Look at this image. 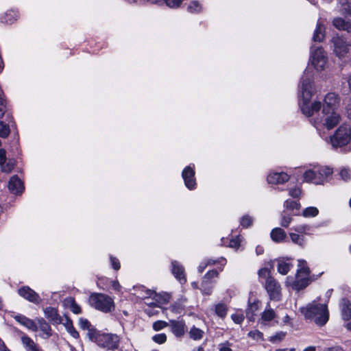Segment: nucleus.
Listing matches in <instances>:
<instances>
[{
    "label": "nucleus",
    "mask_w": 351,
    "mask_h": 351,
    "mask_svg": "<svg viewBox=\"0 0 351 351\" xmlns=\"http://www.w3.org/2000/svg\"><path fill=\"white\" fill-rule=\"evenodd\" d=\"M14 161L12 159L7 160L5 163L1 165L2 171L5 173H10L14 167Z\"/></svg>",
    "instance_id": "obj_41"
},
{
    "label": "nucleus",
    "mask_w": 351,
    "mask_h": 351,
    "mask_svg": "<svg viewBox=\"0 0 351 351\" xmlns=\"http://www.w3.org/2000/svg\"><path fill=\"white\" fill-rule=\"evenodd\" d=\"M204 332L193 326L189 331V337L191 339L195 341L200 340L203 338Z\"/></svg>",
    "instance_id": "obj_35"
},
{
    "label": "nucleus",
    "mask_w": 351,
    "mask_h": 351,
    "mask_svg": "<svg viewBox=\"0 0 351 351\" xmlns=\"http://www.w3.org/2000/svg\"><path fill=\"white\" fill-rule=\"evenodd\" d=\"M310 60L316 70L319 71L324 70L327 62V57L324 49L322 47H317L312 51Z\"/></svg>",
    "instance_id": "obj_9"
},
{
    "label": "nucleus",
    "mask_w": 351,
    "mask_h": 351,
    "mask_svg": "<svg viewBox=\"0 0 351 351\" xmlns=\"http://www.w3.org/2000/svg\"><path fill=\"white\" fill-rule=\"evenodd\" d=\"M88 304L95 309L105 313H110L115 308L113 299L104 293H91L88 298Z\"/></svg>",
    "instance_id": "obj_4"
},
{
    "label": "nucleus",
    "mask_w": 351,
    "mask_h": 351,
    "mask_svg": "<svg viewBox=\"0 0 351 351\" xmlns=\"http://www.w3.org/2000/svg\"><path fill=\"white\" fill-rule=\"evenodd\" d=\"M277 318V315L274 312V311L271 308H266L261 315V324L263 325H267V323L274 320L275 318ZM278 322L276 319V324H278Z\"/></svg>",
    "instance_id": "obj_24"
},
{
    "label": "nucleus",
    "mask_w": 351,
    "mask_h": 351,
    "mask_svg": "<svg viewBox=\"0 0 351 351\" xmlns=\"http://www.w3.org/2000/svg\"><path fill=\"white\" fill-rule=\"evenodd\" d=\"M204 279L202 280L201 284V289L204 294L210 295L212 293L213 281H208L204 283Z\"/></svg>",
    "instance_id": "obj_39"
},
{
    "label": "nucleus",
    "mask_w": 351,
    "mask_h": 351,
    "mask_svg": "<svg viewBox=\"0 0 351 351\" xmlns=\"http://www.w3.org/2000/svg\"><path fill=\"white\" fill-rule=\"evenodd\" d=\"M271 238L276 243H281L286 239L285 232L280 228H274L271 232Z\"/></svg>",
    "instance_id": "obj_25"
},
{
    "label": "nucleus",
    "mask_w": 351,
    "mask_h": 351,
    "mask_svg": "<svg viewBox=\"0 0 351 351\" xmlns=\"http://www.w3.org/2000/svg\"><path fill=\"white\" fill-rule=\"evenodd\" d=\"M325 38V27L320 23H317L314 31L313 40L314 42H322Z\"/></svg>",
    "instance_id": "obj_26"
},
{
    "label": "nucleus",
    "mask_w": 351,
    "mask_h": 351,
    "mask_svg": "<svg viewBox=\"0 0 351 351\" xmlns=\"http://www.w3.org/2000/svg\"><path fill=\"white\" fill-rule=\"evenodd\" d=\"M261 278H265V287L269 295L271 300H280V285L270 276V271L267 268H262L258 271Z\"/></svg>",
    "instance_id": "obj_6"
},
{
    "label": "nucleus",
    "mask_w": 351,
    "mask_h": 351,
    "mask_svg": "<svg viewBox=\"0 0 351 351\" xmlns=\"http://www.w3.org/2000/svg\"><path fill=\"white\" fill-rule=\"evenodd\" d=\"M260 302L254 300L251 302L249 301L248 306L246 309V316L250 320L254 319V313L259 309Z\"/></svg>",
    "instance_id": "obj_27"
},
{
    "label": "nucleus",
    "mask_w": 351,
    "mask_h": 351,
    "mask_svg": "<svg viewBox=\"0 0 351 351\" xmlns=\"http://www.w3.org/2000/svg\"><path fill=\"white\" fill-rule=\"evenodd\" d=\"M169 322H167L165 321L158 320L154 322L152 327L155 331H159L169 326Z\"/></svg>",
    "instance_id": "obj_46"
},
{
    "label": "nucleus",
    "mask_w": 351,
    "mask_h": 351,
    "mask_svg": "<svg viewBox=\"0 0 351 351\" xmlns=\"http://www.w3.org/2000/svg\"><path fill=\"white\" fill-rule=\"evenodd\" d=\"M308 285V278L307 277L297 276L296 280L292 284V288L295 291H300Z\"/></svg>",
    "instance_id": "obj_32"
},
{
    "label": "nucleus",
    "mask_w": 351,
    "mask_h": 351,
    "mask_svg": "<svg viewBox=\"0 0 351 351\" xmlns=\"http://www.w3.org/2000/svg\"><path fill=\"white\" fill-rule=\"evenodd\" d=\"M210 264H211L210 260H207L205 262L201 263L200 265L198 267V271L199 273H202L204 271L205 268L208 265H210Z\"/></svg>",
    "instance_id": "obj_62"
},
{
    "label": "nucleus",
    "mask_w": 351,
    "mask_h": 351,
    "mask_svg": "<svg viewBox=\"0 0 351 351\" xmlns=\"http://www.w3.org/2000/svg\"><path fill=\"white\" fill-rule=\"evenodd\" d=\"M147 297H153L154 299L158 303L161 304H167L169 302L171 295L167 293H164L162 294H157L156 292L152 290L147 291Z\"/></svg>",
    "instance_id": "obj_23"
},
{
    "label": "nucleus",
    "mask_w": 351,
    "mask_h": 351,
    "mask_svg": "<svg viewBox=\"0 0 351 351\" xmlns=\"http://www.w3.org/2000/svg\"><path fill=\"white\" fill-rule=\"evenodd\" d=\"M332 25L339 30L351 32V21H346L342 18L337 17L332 20Z\"/></svg>",
    "instance_id": "obj_19"
},
{
    "label": "nucleus",
    "mask_w": 351,
    "mask_h": 351,
    "mask_svg": "<svg viewBox=\"0 0 351 351\" xmlns=\"http://www.w3.org/2000/svg\"><path fill=\"white\" fill-rule=\"evenodd\" d=\"M306 319L313 321L317 325L322 326L329 319V312L326 304H318L313 301L306 306L300 308Z\"/></svg>",
    "instance_id": "obj_2"
},
{
    "label": "nucleus",
    "mask_w": 351,
    "mask_h": 351,
    "mask_svg": "<svg viewBox=\"0 0 351 351\" xmlns=\"http://www.w3.org/2000/svg\"><path fill=\"white\" fill-rule=\"evenodd\" d=\"M218 346L219 351H232V350L230 348V344L228 341L221 343L219 344Z\"/></svg>",
    "instance_id": "obj_59"
},
{
    "label": "nucleus",
    "mask_w": 351,
    "mask_h": 351,
    "mask_svg": "<svg viewBox=\"0 0 351 351\" xmlns=\"http://www.w3.org/2000/svg\"><path fill=\"white\" fill-rule=\"evenodd\" d=\"M188 12L191 13H199L202 10V6L197 1H192L187 7Z\"/></svg>",
    "instance_id": "obj_44"
},
{
    "label": "nucleus",
    "mask_w": 351,
    "mask_h": 351,
    "mask_svg": "<svg viewBox=\"0 0 351 351\" xmlns=\"http://www.w3.org/2000/svg\"><path fill=\"white\" fill-rule=\"evenodd\" d=\"M241 239L239 237L232 239L230 241L229 247L238 249L240 246Z\"/></svg>",
    "instance_id": "obj_57"
},
{
    "label": "nucleus",
    "mask_w": 351,
    "mask_h": 351,
    "mask_svg": "<svg viewBox=\"0 0 351 351\" xmlns=\"http://www.w3.org/2000/svg\"><path fill=\"white\" fill-rule=\"evenodd\" d=\"M289 194L291 197H293L294 198H296V197H298L300 195L301 190L298 187L293 188V189H291L289 190Z\"/></svg>",
    "instance_id": "obj_60"
},
{
    "label": "nucleus",
    "mask_w": 351,
    "mask_h": 351,
    "mask_svg": "<svg viewBox=\"0 0 351 351\" xmlns=\"http://www.w3.org/2000/svg\"><path fill=\"white\" fill-rule=\"evenodd\" d=\"M289 176L285 172H271L267 176L269 184H280L287 182Z\"/></svg>",
    "instance_id": "obj_14"
},
{
    "label": "nucleus",
    "mask_w": 351,
    "mask_h": 351,
    "mask_svg": "<svg viewBox=\"0 0 351 351\" xmlns=\"http://www.w3.org/2000/svg\"><path fill=\"white\" fill-rule=\"evenodd\" d=\"M284 206L287 210H298L300 209V204L295 200H286L284 203Z\"/></svg>",
    "instance_id": "obj_42"
},
{
    "label": "nucleus",
    "mask_w": 351,
    "mask_h": 351,
    "mask_svg": "<svg viewBox=\"0 0 351 351\" xmlns=\"http://www.w3.org/2000/svg\"><path fill=\"white\" fill-rule=\"evenodd\" d=\"M8 189L14 194H19L23 190V184L17 176H13L8 182Z\"/></svg>",
    "instance_id": "obj_17"
},
{
    "label": "nucleus",
    "mask_w": 351,
    "mask_h": 351,
    "mask_svg": "<svg viewBox=\"0 0 351 351\" xmlns=\"http://www.w3.org/2000/svg\"><path fill=\"white\" fill-rule=\"evenodd\" d=\"M12 317L21 325L25 326V328L32 330V331L38 330V326L31 319L25 317L23 315H14Z\"/></svg>",
    "instance_id": "obj_16"
},
{
    "label": "nucleus",
    "mask_w": 351,
    "mask_h": 351,
    "mask_svg": "<svg viewBox=\"0 0 351 351\" xmlns=\"http://www.w3.org/2000/svg\"><path fill=\"white\" fill-rule=\"evenodd\" d=\"M252 219L249 215H245L241 218V225L243 228H247L252 223Z\"/></svg>",
    "instance_id": "obj_51"
},
{
    "label": "nucleus",
    "mask_w": 351,
    "mask_h": 351,
    "mask_svg": "<svg viewBox=\"0 0 351 351\" xmlns=\"http://www.w3.org/2000/svg\"><path fill=\"white\" fill-rule=\"evenodd\" d=\"M21 339L26 351H41L38 345L27 335H23Z\"/></svg>",
    "instance_id": "obj_20"
},
{
    "label": "nucleus",
    "mask_w": 351,
    "mask_h": 351,
    "mask_svg": "<svg viewBox=\"0 0 351 351\" xmlns=\"http://www.w3.org/2000/svg\"><path fill=\"white\" fill-rule=\"evenodd\" d=\"M293 267V265L289 262L284 260L278 261L277 270L282 275H286Z\"/></svg>",
    "instance_id": "obj_30"
},
{
    "label": "nucleus",
    "mask_w": 351,
    "mask_h": 351,
    "mask_svg": "<svg viewBox=\"0 0 351 351\" xmlns=\"http://www.w3.org/2000/svg\"><path fill=\"white\" fill-rule=\"evenodd\" d=\"M340 99L337 94L335 93H328L324 99L323 112H327L328 111H337L339 106Z\"/></svg>",
    "instance_id": "obj_10"
},
{
    "label": "nucleus",
    "mask_w": 351,
    "mask_h": 351,
    "mask_svg": "<svg viewBox=\"0 0 351 351\" xmlns=\"http://www.w3.org/2000/svg\"><path fill=\"white\" fill-rule=\"evenodd\" d=\"M67 332L75 339H78L80 337L79 332L76 330V329L73 326V324L71 321H68L65 324Z\"/></svg>",
    "instance_id": "obj_43"
},
{
    "label": "nucleus",
    "mask_w": 351,
    "mask_h": 351,
    "mask_svg": "<svg viewBox=\"0 0 351 351\" xmlns=\"http://www.w3.org/2000/svg\"><path fill=\"white\" fill-rule=\"evenodd\" d=\"M166 4L170 8H177L183 0H164Z\"/></svg>",
    "instance_id": "obj_55"
},
{
    "label": "nucleus",
    "mask_w": 351,
    "mask_h": 351,
    "mask_svg": "<svg viewBox=\"0 0 351 351\" xmlns=\"http://www.w3.org/2000/svg\"><path fill=\"white\" fill-rule=\"evenodd\" d=\"M110 260L111 262L112 267L115 270H119L120 269V263L119 261L112 256H110Z\"/></svg>",
    "instance_id": "obj_58"
},
{
    "label": "nucleus",
    "mask_w": 351,
    "mask_h": 351,
    "mask_svg": "<svg viewBox=\"0 0 351 351\" xmlns=\"http://www.w3.org/2000/svg\"><path fill=\"white\" fill-rule=\"evenodd\" d=\"M317 169L319 178H320L322 184L324 180L332 174V169L328 167H322Z\"/></svg>",
    "instance_id": "obj_36"
},
{
    "label": "nucleus",
    "mask_w": 351,
    "mask_h": 351,
    "mask_svg": "<svg viewBox=\"0 0 351 351\" xmlns=\"http://www.w3.org/2000/svg\"><path fill=\"white\" fill-rule=\"evenodd\" d=\"M304 178L306 182H312L315 184H322V181L317 173V169L305 171Z\"/></svg>",
    "instance_id": "obj_22"
},
{
    "label": "nucleus",
    "mask_w": 351,
    "mask_h": 351,
    "mask_svg": "<svg viewBox=\"0 0 351 351\" xmlns=\"http://www.w3.org/2000/svg\"><path fill=\"white\" fill-rule=\"evenodd\" d=\"M290 238L293 243L300 245V247H304L306 244V241L304 239V237L302 234H299L296 233H290Z\"/></svg>",
    "instance_id": "obj_37"
},
{
    "label": "nucleus",
    "mask_w": 351,
    "mask_h": 351,
    "mask_svg": "<svg viewBox=\"0 0 351 351\" xmlns=\"http://www.w3.org/2000/svg\"><path fill=\"white\" fill-rule=\"evenodd\" d=\"M331 44L334 53L340 58L346 56L351 46L350 43L345 38L339 35L332 38Z\"/></svg>",
    "instance_id": "obj_8"
},
{
    "label": "nucleus",
    "mask_w": 351,
    "mask_h": 351,
    "mask_svg": "<svg viewBox=\"0 0 351 351\" xmlns=\"http://www.w3.org/2000/svg\"><path fill=\"white\" fill-rule=\"evenodd\" d=\"M169 308L172 312H174L176 313H180L183 309V307L180 303L176 302L175 304L171 305Z\"/></svg>",
    "instance_id": "obj_54"
},
{
    "label": "nucleus",
    "mask_w": 351,
    "mask_h": 351,
    "mask_svg": "<svg viewBox=\"0 0 351 351\" xmlns=\"http://www.w3.org/2000/svg\"><path fill=\"white\" fill-rule=\"evenodd\" d=\"M152 340L158 344H162L167 341V335L165 333L156 334L152 337Z\"/></svg>",
    "instance_id": "obj_48"
},
{
    "label": "nucleus",
    "mask_w": 351,
    "mask_h": 351,
    "mask_svg": "<svg viewBox=\"0 0 351 351\" xmlns=\"http://www.w3.org/2000/svg\"><path fill=\"white\" fill-rule=\"evenodd\" d=\"M330 141L333 147L347 145L351 141V126L348 123L341 124L330 136Z\"/></svg>",
    "instance_id": "obj_7"
},
{
    "label": "nucleus",
    "mask_w": 351,
    "mask_h": 351,
    "mask_svg": "<svg viewBox=\"0 0 351 351\" xmlns=\"http://www.w3.org/2000/svg\"><path fill=\"white\" fill-rule=\"evenodd\" d=\"M248 336L256 341H263V332L258 330H254L249 332Z\"/></svg>",
    "instance_id": "obj_47"
},
{
    "label": "nucleus",
    "mask_w": 351,
    "mask_h": 351,
    "mask_svg": "<svg viewBox=\"0 0 351 351\" xmlns=\"http://www.w3.org/2000/svg\"><path fill=\"white\" fill-rule=\"evenodd\" d=\"M19 17V14L16 11L9 10L5 13L4 16L1 17V21L5 23H12Z\"/></svg>",
    "instance_id": "obj_34"
},
{
    "label": "nucleus",
    "mask_w": 351,
    "mask_h": 351,
    "mask_svg": "<svg viewBox=\"0 0 351 351\" xmlns=\"http://www.w3.org/2000/svg\"><path fill=\"white\" fill-rule=\"evenodd\" d=\"M90 340L99 347L107 350H115L119 348L120 338L116 334L104 332L99 330L90 333Z\"/></svg>",
    "instance_id": "obj_3"
},
{
    "label": "nucleus",
    "mask_w": 351,
    "mask_h": 351,
    "mask_svg": "<svg viewBox=\"0 0 351 351\" xmlns=\"http://www.w3.org/2000/svg\"><path fill=\"white\" fill-rule=\"evenodd\" d=\"M232 319L236 324H241L244 320V315L241 313H236L231 315Z\"/></svg>",
    "instance_id": "obj_53"
},
{
    "label": "nucleus",
    "mask_w": 351,
    "mask_h": 351,
    "mask_svg": "<svg viewBox=\"0 0 351 351\" xmlns=\"http://www.w3.org/2000/svg\"><path fill=\"white\" fill-rule=\"evenodd\" d=\"M171 265V271L175 278L178 279L181 283L186 282V279L184 267L176 261H172Z\"/></svg>",
    "instance_id": "obj_15"
},
{
    "label": "nucleus",
    "mask_w": 351,
    "mask_h": 351,
    "mask_svg": "<svg viewBox=\"0 0 351 351\" xmlns=\"http://www.w3.org/2000/svg\"><path fill=\"white\" fill-rule=\"evenodd\" d=\"M38 329L39 328L45 335L44 338H49L51 336V328L43 318L38 319Z\"/></svg>",
    "instance_id": "obj_28"
},
{
    "label": "nucleus",
    "mask_w": 351,
    "mask_h": 351,
    "mask_svg": "<svg viewBox=\"0 0 351 351\" xmlns=\"http://www.w3.org/2000/svg\"><path fill=\"white\" fill-rule=\"evenodd\" d=\"M7 160L6 152L3 149H0V165L5 163Z\"/></svg>",
    "instance_id": "obj_63"
},
{
    "label": "nucleus",
    "mask_w": 351,
    "mask_h": 351,
    "mask_svg": "<svg viewBox=\"0 0 351 351\" xmlns=\"http://www.w3.org/2000/svg\"><path fill=\"white\" fill-rule=\"evenodd\" d=\"M182 177L184 184L189 190H193L196 187V181L195 178V170L191 165L184 169L182 173Z\"/></svg>",
    "instance_id": "obj_12"
},
{
    "label": "nucleus",
    "mask_w": 351,
    "mask_h": 351,
    "mask_svg": "<svg viewBox=\"0 0 351 351\" xmlns=\"http://www.w3.org/2000/svg\"><path fill=\"white\" fill-rule=\"evenodd\" d=\"M10 134L9 127L4 124L2 121H0V136L3 138L7 137Z\"/></svg>",
    "instance_id": "obj_50"
},
{
    "label": "nucleus",
    "mask_w": 351,
    "mask_h": 351,
    "mask_svg": "<svg viewBox=\"0 0 351 351\" xmlns=\"http://www.w3.org/2000/svg\"><path fill=\"white\" fill-rule=\"evenodd\" d=\"M286 336V332L280 331L276 332L274 335L269 337V341L271 343H278L281 341Z\"/></svg>",
    "instance_id": "obj_45"
},
{
    "label": "nucleus",
    "mask_w": 351,
    "mask_h": 351,
    "mask_svg": "<svg viewBox=\"0 0 351 351\" xmlns=\"http://www.w3.org/2000/svg\"><path fill=\"white\" fill-rule=\"evenodd\" d=\"M314 91L315 87L313 85L312 72L306 69L301 80L299 106L302 114L308 117L319 112L322 106L320 101H311Z\"/></svg>",
    "instance_id": "obj_1"
},
{
    "label": "nucleus",
    "mask_w": 351,
    "mask_h": 351,
    "mask_svg": "<svg viewBox=\"0 0 351 351\" xmlns=\"http://www.w3.org/2000/svg\"><path fill=\"white\" fill-rule=\"evenodd\" d=\"M219 273L216 270L208 271L204 276V283L208 281H213V278H217Z\"/></svg>",
    "instance_id": "obj_49"
},
{
    "label": "nucleus",
    "mask_w": 351,
    "mask_h": 351,
    "mask_svg": "<svg viewBox=\"0 0 351 351\" xmlns=\"http://www.w3.org/2000/svg\"><path fill=\"white\" fill-rule=\"evenodd\" d=\"M341 178L345 180L348 181L351 179V171L348 169H342L340 171Z\"/></svg>",
    "instance_id": "obj_52"
},
{
    "label": "nucleus",
    "mask_w": 351,
    "mask_h": 351,
    "mask_svg": "<svg viewBox=\"0 0 351 351\" xmlns=\"http://www.w3.org/2000/svg\"><path fill=\"white\" fill-rule=\"evenodd\" d=\"M79 325L80 327L83 330H86L87 333L86 335L90 339V333L93 332H97V329L91 325V324L89 322V321L84 318H80L79 319Z\"/></svg>",
    "instance_id": "obj_31"
},
{
    "label": "nucleus",
    "mask_w": 351,
    "mask_h": 351,
    "mask_svg": "<svg viewBox=\"0 0 351 351\" xmlns=\"http://www.w3.org/2000/svg\"><path fill=\"white\" fill-rule=\"evenodd\" d=\"M340 308L342 318L344 320H349L351 318V304L347 299H342L340 303Z\"/></svg>",
    "instance_id": "obj_21"
},
{
    "label": "nucleus",
    "mask_w": 351,
    "mask_h": 351,
    "mask_svg": "<svg viewBox=\"0 0 351 351\" xmlns=\"http://www.w3.org/2000/svg\"><path fill=\"white\" fill-rule=\"evenodd\" d=\"M44 313L45 317L53 324H59L61 323V317L55 308L51 306L47 307L45 308Z\"/></svg>",
    "instance_id": "obj_18"
},
{
    "label": "nucleus",
    "mask_w": 351,
    "mask_h": 351,
    "mask_svg": "<svg viewBox=\"0 0 351 351\" xmlns=\"http://www.w3.org/2000/svg\"><path fill=\"white\" fill-rule=\"evenodd\" d=\"M18 293L24 299L35 304L41 302L39 295L28 286H23L19 289Z\"/></svg>",
    "instance_id": "obj_11"
},
{
    "label": "nucleus",
    "mask_w": 351,
    "mask_h": 351,
    "mask_svg": "<svg viewBox=\"0 0 351 351\" xmlns=\"http://www.w3.org/2000/svg\"><path fill=\"white\" fill-rule=\"evenodd\" d=\"M215 313L220 317L223 318L227 315L228 308L223 303H219L215 306Z\"/></svg>",
    "instance_id": "obj_38"
},
{
    "label": "nucleus",
    "mask_w": 351,
    "mask_h": 351,
    "mask_svg": "<svg viewBox=\"0 0 351 351\" xmlns=\"http://www.w3.org/2000/svg\"><path fill=\"white\" fill-rule=\"evenodd\" d=\"M65 304L71 309L75 314H80L82 312L81 307L76 303L74 298H68L64 300Z\"/></svg>",
    "instance_id": "obj_33"
},
{
    "label": "nucleus",
    "mask_w": 351,
    "mask_h": 351,
    "mask_svg": "<svg viewBox=\"0 0 351 351\" xmlns=\"http://www.w3.org/2000/svg\"><path fill=\"white\" fill-rule=\"evenodd\" d=\"M210 262H211V265H215L217 263H220L221 265H225L226 263V261L224 258L223 257H221L220 258H218L217 260H213V259H210Z\"/></svg>",
    "instance_id": "obj_64"
},
{
    "label": "nucleus",
    "mask_w": 351,
    "mask_h": 351,
    "mask_svg": "<svg viewBox=\"0 0 351 351\" xmlns=\"http://www.w3.org/2000/svg\"><path fill=\"white\" fill-rule=\"evenodd\" d=\"M293 230L298 233L303 234L306 232V230H308L309 228L308 226L306 225H300L293 228Z\"/></svg>",
    "instance_id": "obj_61"
},
{
    "label": "nucleus",
    "mask_w": 351,
    "mask_h": 351,
    "mask_svg": "<svg viewBox=\"0 0 351 351\" xmlns=\"http://www.w3.org/2000/svg\"><path fill=\"white\" fill-rule=\"evenodd\" d=\"M310 273V269L307 267L306 262L304 260L298 261V269L297 271V276L298 278L307 277Z\"/></svg>",
    "instance_id": "obj_29"
},
{
    "label": "nucleus",
    "mask_w": 351,
    "mask_h": 351,
    "mask_svg": "<svg viewBox=\"0 0 351 351\" xmlns=\"http://www.w3.org/2000/svg\"><path fill=\"white\" fill-rule=\"evenodd\" d=\"M341 120V116L337 111H328L322 112V117L315 119L313 121L314 127L320 132L326 128L328 130L337 126Z\"/></svg>",
    "instance_id": "obj_5"
},
{
    "label": "nucleus",
    "mask_w": 351,
    "mask_h": 351,
    "mask_svg": "<svg viewBox=\"0 0 351 351\" xmlns=\"http://www.w3.org/2000/svg\"><path fill=\"white\" fill-rule=\"evenodd\" d=\"M169 326L176 337L181 338L184 335L186 325L184 320L170 319Z\"/></svg>",
    "instance_id": "obj_13"
},
{
    "label": "nucleus",
    "mask_w": 351,
    "mask_h": 351,
    "mask_svg": "<svg viewBox=\"0 0 351 351\" xmlns=\"http://www.w3.org/2000/svg\"><path fill=\"white\" fill-rule=\"evenodd\" d=\"M319 213V210L316 207L310 206L303 210V216L305 217H314Z\"/></svg>",
    "instance_id": "obj_40"
},
{
    "label": "nucleus",
    "mask_w": 351,
    "mask_h": 351,
    "mask_svg": "<svg viewBox=\"0 0 351 351\" xmlns=\"http://www.w3.org/2000/svg\"><path fill=\"white\" fill-rule=\"evenodd\" d=\"M291 219H292L290 216L283 215L280 223L281 226L285 228L288 227L290 223L291 222Z\"/></svg>",
    "instance_id": "obj_56"
}]
</instances>
